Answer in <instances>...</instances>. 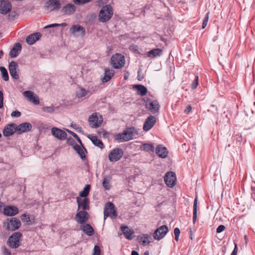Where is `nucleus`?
<instances>
[{
	"label": "nucleus",
	"instance_id": "obj_14",
	"mask_svg": "<svg viewBox=\"0 0 255 255\" xmlns=\"http://www.w3.org/2000/svg\"><path fill=\"white\" fill-rule=\"evenodd\" d=\"M12 5L7 0H0V14L5 15L10 12Z\"/></svg>",
	"mask_w": 255,
	"mask_h": 255
},
{
	"label": "nucleus",
	"instance_id": "obj_37",
	"mask_svg": "<svg viewBox=\"0 0 255 255\" xmlns=\"http://www.w3.org/2000/svg\"><path fill=\"white\" fill-rule=\"evenodd\" d=\"M162 51L161 49L157 48L151 50L147 53V56L151 58L159 56L162 54Z\"/></svg>",
	"mask_w": 255,
	"mask_h": 255
},
{
	"label": "nucleus",
	"instance_id": "obj_5",
	"mask_svg": "<svg viewBox=\"0 0 255 255\" xmlns=\"http://www.w3.org/2000/svg\"><path fill=\"white\" fill-rule=\"evenodd\" d=\"M111 64L115 69L121 68L125 64V57L121 54L116 53L111 57Z\"/></svg>",
	"mask_w": 255,
	"mask_h": 255
},
{
	"label": "nucleus",
	"instance_id": "obj_54",
	"mask_svg": "<svg viewBox=\"0 0 255 255\" xmlns=\"http://www.w3.org/2000/svg\"><path fill=\"white\" fill-rule=\"evenodd\" d=\"M11 116L13 118L20 117L21 116V113L18 111H13L11 113Z\"/></svg>",
	"mask_w": 255,
	"mask_h": 255
},
{
	"label": "nucleus",
	"instance_id": "obj_34",
	"mask_svg": "<svg viewBox=\"0 0 255 255\" xmlns=\"http://www.w3.org/2000/svg\"><path fill=\"white\" fill-rule=\"evenodd\" d=\"M74 149L76 151V152L80 155V157L82 159L85 160L86 158V149L81 144V145H75L74 146Z\"/></svg>",
	"mask_w": 255,
	"mask_h": 255
},
{
	"label": "nucleus",
	"instance_id": "obj_3",
	"mask_svg": "<svg viewBox=\"0 0 255 255\" xmlns=\"http://www.w3.org/2000/svg\"><path fill=\"white\" fill-rule=\"evenodd\" d=\"M20 221L15 218L6 219L3 223V227L7 231H13L17 230L21 226Z\"/></svg>",
	"mask_w": 255,
	"mask_h": 255
},
{
	"label": "nucleus",
	"instance_id": "obj_27",
	"mask_svg": "<svg viewBox=\"0 0 255 255\" xmlns=\"http://www.w3.org/2000/svg\"><path fill=\"white\" fill-rule=\"evenodd\" d=\"M20 219L23 223L28 225H32L35 222L34 216L26 213L22 214L20 216Z\"/></svg>",
	"mask_w": 255,
	"mask_h": 255
},
{
	"label": "nucleus",
	"instance_id": "obj_22",
	"mask_svg": "<svg viewBox=\"0 0 255 255\" xmlns=\"http://www.w3.org/2000/svg\"><path fill=\"white\" fill-rule=\"evenodd\" d=\"M156 118L153 116H149L146 120L143 126V129L147 131L149 130L155 125Z\"/></svg>",
	"mask_w": 255,
	"mask_h": 255
},
{
	"label": "nucleus",
	"instance_id": "obj_8",
	"mask_svg": "<svg viewBox=\"0 0 255 255\" xmlns=\"http://www.w3.org/2000/svg\"><path fill=\"white\" fill-rule=\"evenodd\" d=\"M124 155V151L120 148L112 149L109 153L108 159L111 162H116L120 160Z\"/></svg>",
	"mask_w": 255,
	"mask_h": 255
},
{
	"label": "nucleus",
	"instance_id": "obj_42",
	"mask_svg": "<svg viewBox=\"0 0 255 255\" xmlns=\"http://www.w3.org/2000/svg\"><path fill=\"white\" fill-rule=\"evenodd\" d=\"M0 71L2 75V78L5 81H7L9 80V77L7 70L5 67L1 66L0 67Z\"/></svg>",
	"mask_w": 255,
	"mask_h": 255
},
{
	"label": "nucleus",
	"instance_id": "obj_49",
	"mask_svg": "<svg viewBox=\"0 0 255 255\" xmlns=\"http://www.w3.org/2000/svg\"><path fill=\"white\" fill-rule=\"evenodd\" d=\"M101 254V250L99 246L96 245L94 247L93 250V255H100Z\"/></svg>",
	"mask_w": 255,
	"mask_h": 255
},
{
	"label": "nucleus",
	"instance_id": "obj_11",
	"mask_svg": "<svg viewBox=\"0 0 255 255\" xmlns=\"http://www.w3.org/2000/svg\"><path fill=\"white\" fill-rule=\"evenodd\" d=\"M168 229L165 225H163L157 228L153 233V238L159 241L164 237L165 235L168 232Z\"/></svg>",
	"mask_w": 255,
	"mask_h": 255
},
{
	"label": "nucleus",
	"instance_id": "obj_16",
	"mask_svg": "<svg viewBox=\"0 0 255 255\" xmlns=\"http://www.w3.org/2000/svg\"><path fill=\"white\" fill-rule=\"evenodd\" d=\"M164 181L168 187H173L175 183V174L171 171L167 172L164 176Z\"/></svg>",
	"mask_w": 255,
	"mask_h": 255
},
{
	"label": "nucleus",
	"instance_id": "obj_51",
	"mask_svg": "<svg viewBox=\"0 0 255 255\" xmlns=\"http://www.w3.org/2000/svg\"><path fill=\"white\" fill-rule=\"evenodd\" d=\"M98 133L100 135L103 136L105 138L107 137L109 135L108 132L105 129H101L99 131Z\"/></svg>",
	"mask_w": 255,
	"mask_h": 255
},
{
	"label": "nucleus",
	"instance_id": "obj_44",
	"mask_svg": "<svg viewBox=\"0 0 255 255\" xmlns=\"http://www.w3.org/2000/svg\"><path fill=\"white\" fill-rule=\"evenodd\" d=\"M141 149L142 150H145L146 151H153L154 150V148L153 145L151 144L145 143V144H143L141 146Z\"/></svg>",
	"mask_w": 255,
	"mask_h": 255
},
{
	"label": "nucleus",
	"instance_id": "obj_50",
	"mask_svg": "<svg viewBox=\"0 0 255 255\" xmlns=\"http://www.w3.org/2000/svg\"><path fill=\"white\" fill-rule=\"evenodd\" d=\"M176 1L179 5H182V7L183 8L184 10H185V9L187 8V4L185 1L183 0H176Z\"/></svg>",
	"mask_w": 255,
	"mask_h": 255
},
{
	"label": "nucleus",
	"instance_id": "obj_41",
	"mask_svg": "<svg viewBox=\"0 0 255 255\" xmlns=\"http://www.w3.org/2000/svg\"><path fill=\"white\" fill-rule=\"evenodd\" d=\"M192 77H194V80L191 84V89L194 90L197 88L199 83V77L198 75H195L194 74L191 75Z\"/></svg>",
	"mask_w": 255,
	"mask_h": 255
},
{
	"label": "nucleus",
	"instance_id": "obj_21",
	"mask_svg": "<svg viewBox=\"0 0 255 255\" xmlns=\"http://www.w3.org/2000/svg\"><path fill=\"white\" fill-rule=\"evenodd\" d=\"M76 200L79 209L85 210L89 209L90 200L88 198L77 197Z\"/></svg>",
	"mask_w": 255,
	"mask_h": 255
},
{
	"label": "nucleus",
	"instance_id": "obj_9",
	"mask_svg": "<svg viewBox=\"0 0 255 255\" xmlns=\"http://www.w3.org/2000/svg\"><path fill=\"white\" fill-rule=\"evenodd\" d=\"M17 132V125L10 123L6 125L3 129L2 134L4 137H9Z\"/></svg>",
	"mask_w": 255,
	"mask_h": 255
},
{
	"label": "nucleus",
	"instance_id": "obj_59",
	"mask_svg": "<svg viewBox=\"0 0 255 255\" xmlns=\"http://www.w3.org/2000/svg\"><path fill=\"white\" fill-rule=\"evenodd\" d=\"M2 254L3 255H11L10 252L6 248H2Z\"/></svg>",
	"mask_w": 255,
	"mask_h": 255
},
{
	"label": "nucleus",
	"instance_id": "obj_38",
	"mask_svg": "<svg viewBox=\"0 0 255 255\" xmlns=\"http://www.w3.org/2000/svg\"><path fill=\"white\" fill-rule=\"evenodd\" d=\"M112 177L110 176H107L104 177L102 182L103 186L106 190H110L111 188Z\"/></svg>",
	"mask_w": 255,
	"mask_h": 255
},
{
	"label": "nucleus",
	"instance_id": "obj_56",
	"mask_svg": "<svg viewBox=\"0 0 255 255\" xmlns=\"http://www.w3.org/2000/svg\"><path fill=\"white\" fill-rule=\"evenodd\" d=\"M251 190H252V193H251L252 198L255 201V185H252Z\"/></svg>",
	"mask_w": 255,
	"mask_h": 255
},
{
	"label": "nucleus",
	"instance_id": "obj_17",
	"mask_svg": "<svg viewBox=\"0 0 255 255\" xmlns=\"http://www.w3.org/2000/svg\"><path fill=\"white\" fill-rule=\"evenodd\" d=\"M145 102L146 108L151 113H155L158 111L159 105L157 101L147 99V101Z\"/></svg>",
	"mask_w": 255,
	"mask_h": 255
},
{
	"label": "nucleus",
	"instance_id": "obj_40",
	"mask_svg": "<svg viewBox=\"0 0 255 255\" xmlns=\"http://www.w3.org/2000/svg\"><path fill=\"white\" fill-rule=\"evenodd\" d=\"M197 202L198 199L196 197L194 201L193 211V223L195 224L197 219Z\"/></svg>",
	"mask_w": 255,
	"mask_h": 255
},
{
	"label": "nucleus",
	"instance_id": "obj_62",
	"mask_svg": "<svg viewBox=\"0 0 255 255\" xmlns=\"http://www.w3.org/2000/svg\"><path fill=\"white\" fill-rule=\"evenodd\" d=\"M68 131L74 137H75L78 140V141L80 142V143L81 144V141L80 138H79V137L76 133L73 132L72 131H70L68 130Z\"/></svg>",
	"mask_w": 255,
	"mask_h": 255
},
{
	"label": "nucleus",
	"instance_id": "obj_25",
	"mask_svg": "<svg viewBox=\"0 0 255 255\" xmlns=\"http://www.w3.org/2000/svg\"><path fill=\"white\" fill-rule=\"evenodd\" d=\"M32 128V125L29 123H23L17 125V133L20 134L30 131Z\"/></svg>",
	"mask_w": 255,
	"mask_h": 255
},
{
	"label": "nucleus",
	"instance_id": "obj_12",
	"mask_svg": "<svg viewBox=\"0 0 255 255\" xmlns=\"http://www.w3.org/2000/svg\"><path fill=\"white\" fill-rule=\"evenodd\" d=\"M117 216L114 204L110 202L106 204L104 208V219L107 217L116 218Z\"/></svg>",
	"mask_w": 255,
	"mask_h": 255
},
{
	"label": "nucleus",
	"instance_id": "obj_19",
	"mask_svg": "<svg viewBox=\"0 0 255 255\" xmlns=\"http://www.w3.org/2000/svg\"><path fill=\"white\" fill-rule=\"evenodd\" d=\"M18 212V209L14 206H5L3 208V214L7 216H14Z\"/></svg>",
	"mask_w": 255,
	"mask_h": 255
},
{
	"label": "nucleus",
	"instance_id": "obj_29",
	"mask_svg": "<svg viewBox=\"0 0 255 255\" xmlns=\"http://www.w3.org/2000/svg\"><path fill=\"white\" fill-rule=\"evenodd\" d=\"M122 230L126 238L128 240H131L134 233V231L127 226L122 227Z\"/></svg>",
	"mask_w": 255,
	"mask_h": 255
},
{
	"label": "nucleus",
	"instance_id": "obj_1",
	"mask_svg": "<svg viewBox=\"0 0 255 255\" xmlns=\"http://www.w3.org/2000/svg\"><path fill=\"white\" fill-rule=\"evenodd\" d=\"M138 133V130L132 127L125 130L122 133H118L115 136V139L118 142L127 141L133 139Z\"/></svg>",
	"mask_w": 255,
	"mask_h": 255
},
{
	"label": "nucleus",
	"instance_id": "obj_46",
	"mask_svg": "<svg viewBox=\"0 0 255 255\" xmlns=\"http://www.w3.org/2000/svg\"><path fill=\"white\" fill-rule=\"evenodd\" d=\"M209 13H210V12L208 11V12L206 13L205 17H204V20H203V23H202V29H204L205 28L207 25V23H208V20H209Z\"/></svg>",
	"mask_w": 255,
	"mask_h": 255
},
{
	"label": "nucleus",
	"instance_id": "obj_52",
	"mask_svg": "<svg viewBox=\"0 0 255 255\" xmlns=\"http://www.w3.org/2000/svg\"><path fill=\"white\" fill-rule=\"evenodd\" d=\"M92 0H74V2L77 4H84L89 2Z\"/></svg>",
	"mask_w": 255,
	"mask_h": 255
},
{
	"label": "nucleus",
	"instance_id": "obj_23",
	"mask_svg": "<svg viewBox=\"0 0 255 255\" xmlns=\"http://www.w3.org/2000/svg\"><path fill=\"white\" fill-rule=\"evenodd\" d=\"M51 133L55 137L61 140L65 139L67 137V134L64 131L57 128L51 129Z\"/></svg>",
	"mask_w": 255,
	"mask_h": 255
},
{
	"label": "nucleus",
	"instance_id": "obj_15",
	"mask_svg": "<svg viewBox=\"0 0 255 255\" xmlns=\"http://www.w3.org/2000/svg\"><path fill=\"white\" fill-rule=\"evenodd\" d=\"M18 66L16 62L11 61L9 63L8 70L11 77L14 79H17L19 78V74L17 72Z\"/></svg>",
	"mask_w": 255,
	"mask_h": 255
},
{
	"label": "nucleus",
	"instance_id": "obj_26",
	"mask_svg": "<svg viewBox=\"0 0 255 255\" xmlns=\"http://www.w3.org/2000/svg\"><path fill=\"white\" fill-rule=\"evenodd\" d=\"M156 154L160 158H166L168 154L167 148L162 145H158L155 149Z\"/></svg>",
	"mask_w": 255,
	"mask_h": 255
},
{
	"label": "nucleus",
	"instance_id": "obj_6",
	"mask_svg": "<svg viewBox=\"0 0 255 255\" xmlns=\"http://www.w3.org/2000/svg\"><path fill=\"white\" fill-rule=\"evenodd\" d=\"M71 35L75 38H82L85 35V29L84 27L79 24L73 25L69 29Z\"/></svg>",
	"mask_w": 255,
	"mask_h": 255
},
{
	"label": "nucleus",
	"instance_id": "obj_45",
	"mask_svg": "<svg viewBox=\"0 0 255 255\" xmlns=\"http://www.w3.org/2000/svg\"><path fill=\"white\" fill-rule=\"evenodd\" d=\"M55 108L52 106H45L42 108V111L44 113L51 114L54 112Z\"/></svg>",
	"mask_w": 255,
	"mask_h": 255
},
{
	"label": "nucleus",
	"instance_id": "obj_31",
	"mask_svg": "<svg viewBox=\"0 0 255 255\" xmlns=\"http://www.w3.org/2000/svg\"><path fill=\"white\" fill-rule=\"evenodd\" d=\"M114 75V72L112 70L106 69L104 77L102 78L103 83H106L109 81Z\"/></svg>",
	"mask_w": 255,
	"mask_h": 255
},
{
	"label": "nucleus",
	"instance_id": "obj_20",
	"mask_svg": "<svg viewBox=\"0 0 255 255\" xmlns=\"http://www.w3.org/2000/svg\"><path fill=\"white\" fill-rule=\"evenodd\" d=\"M61 3L58 0H49L46 2L45 7L48 10L53 11L60 8Z\"/></svg>",
	"mask_w": 255,
	"mask_h": 255
},
{
	"label": "nucleus",
	"instance_id": "obj_4",
	"mask_svg": "<svg viewBox=\"0 0 255 255\" xmlns=\"http://www.w3.org/2000/svg\"><path fill=\"white\" fill-rule=\"evenodd\" d=\"M22 234L20 232L13 233L8 239L7 244L12 249L18 248L20 245Z\"/></svg>",
	"mask_w": 255,
	"mask_h": 255
},
{
	"label": "nucleus",
	"instance_id": "obj_7",
	"mask_svg": "<svg viewBox=\"0 0 255 255\" xmlns=\"http://www.w3.org/2000/svg\"><path fill=\"white\" fill-rule=\"evenodd\" d=\"M88 121L91 127L96 128L101 126L103 121V118L100 114L95 113L90 116Z\"/></svg>",
	"mask_w": 255,
	"mask_h": 255
},
{
	"label": "nucleus",
	"instance_id": "obj_18",
	"mask_svg": "<svg viewBox=\"0 0 255 255\" xmlns=\"http://www.w3.org/2000/svg\"><path fill=\"white\" fill-rule=\"evenodd\" d=\"M137 240L139 243L143 246H147L152 242L151 236L147 234L139 235L137 238Z\"/></svg>",
	"mask_w": 255,
	"mask_h": 255
},
{
	"label": "nucleus",
	"instance_id": "obj_30",
	"mask_svg": "<svg viewBox=\"0 0 255 255\" xmlns=\"http://www.w3.org/2000/svg\"><path fill=\"white\" fill-rule=\"evenodd\" d=\"M41 37L40 33H35L29 35L26 39V42L30 45L34 44Z\"/></svg>",
	"mask_w": 255,
	"mask_h": 255
},
{
	"label": "nucleus",
	"instance_id": "obj_36",
	"mask_svg": "<svg viewBox=\"0 0 255 255\" xmlns=\"http://www.w3.org/2000/svg\"><path fill=\"white\" fill-rule=\"evenodd\" d=\"M21 49V45L19 43H16L9 52V56L12 58L16 57L19 53Z\"/></svg>",
	"mask_w": 255,
	"mask_h": 255
},
{
	"label": "nucleus",
	"instance_id": "obj_64",
	"mask_svg": "<svg viewBox=\"0 0 255 255\" xmlns=\"http://www.w3.org/2000/svg\"><path fill=\"white\" fill-rule=\"evenodd\" d=\"M4 204L0 202V211L3 210V208L5 207Z\"/></svg>",
	"mask_w": 255,
	"mask_h": 255
},
{
	"label": "nucleus",
	"instance_id": "obj_33",
	"mask_svg": "<svg viewBox=\"0 0 255 255\" xmlns=\"http://www.w3.org/2000/svg\"><path fill=\"white\" fill-rule=\"evenodd\" d=\"M132 88L136 91L137 94L141 96L145 95L147 92V90L145 87L141 85H134Z\"/></svg>",
	"mask_w": 255,
	"mask_h": 255
},
{
	"label": "nucleus",
	"instance_id": "obj_32",
	"mask_svg": "<svg viewBox=\"0 0 255 255\" xmlns=\"http://www.w3.org/2000/svg\"><path fill=\"white\" fill-rule=\"evenodd\" d=\"M81 230L89 236H91L94 234V229L88 224H83L80 227Z\"/></svg>",
	"mask_w": 255,
	"mask_h": 255
},
{
	"label": "nucleus",
	"instance_id": "obj_53",
	"mask_svg": "<svg viewBox=\"0 0 255 255\" xmlns=\"http://www.w3.org/2000/svg\"><path fill=\"white\" fill-rule=\"evenodd\" d=\"M226 229V227L224 225H219L216 229L217 233H220L223 232Z\"/></svg>",
	"mask_w": 255,
	"mask_h": 255
},
{
	"label": "nucleus",
	"instance_id": "obj_55",
	"mask_svg": "<svg viewBox=\"0 0 255 255\" xmlns=\"http://www.w3.org/2000/svg\"><path fill=\"white\" fill-rule=\"evenodd\" d=\"M3 106V94L1 91H0V109Z\"/></svg>",
	"mask_w": 255,
	"mask_h": 255
},
{
	"label": "nucleus",
	"instance_id": "obj_47",
	"mask_svg": "<svg viewBox=\"0 0 255 255\" xmlns=\"http://www.w3.org/2000/svg\"><path fill=\"white\" fill-rule=\"evenodd\" d=\"M67 25V24L66 23H62L61 24H57V23H54L48 25L44 27V28H51L54 27H57V26H61V27H65Z\"/></svg>",
	"mask_w": 255,
	"mask_h": 255
},
{
	"label": "nucleus",
	"instance_id": "obj_43",
	"mask_svg": "<svg viewBox=\"0 0 255 255\" xmlns=\"http://www.w3.org/2000/svg\"><path fill=\"white\" fill-rule=\"evenodd\" d=\"M234 140H236V143L237 145H240L243 142L244 138L241 134L238 133L234 135Z\"/></svg>",
	"mask_w": 255,
	"mask_h": 255
},
{
	"label": "nucleus",
	"instance_id": "obj_24",
	"mask_svg": "<svg viewBox=\"0 0 255 255\" xmlns=\"http://www.w3.org/2000/svg\"><path fill=\"white\" fill-rule=\"evenodd\" d=\"M89 218V215L85 211H81L77 213L75 217L76 221L79 224L85 223Z\"/></svg>",
	"mask_w": 255,
	"mask_h": 255
},
{
	"label": "nucleus",
	"instance_id": "obj_35",
	"mask_svg": "<svg viewBox=\"0 0 255 255\" xmlns=\"http://www.w3.org/2000/svg\"><path fill=\"white\" fill-rule=\"evenodd\" d=\"M76 10V7L73 4H68L63 7L62 12L65 14L70 15L73 14Z\"/></svg>",
	"mask_w": 255,
	"mask_h": 255
},
{
	"label": "nucleus",
	"instance_id": "obj_48",
	"mask_svg": "<svg viewBox=\"0 0 255 255\" xmlns=\"http://www.w3.org/2000/svg\"><path fill=\"white\" fill-rule=\"evenodd\" d=\"M129 49L131 51L135 53H139L138 51V47L136 45L132 44L130 45L129 47Z\"/></svg>",
	"mask_w": 255,
	"mask_h": 255
},
{
	"label": "nucleus",
	"instance_id": "obj_58",
	"mask_svg": "<svg viewBox=\"0 0 255 255\" xmlns=\"http://www.w3.org/2000/svg\"><path fill=\"white\" fill-rule=\"evenodd\" d=\"M18 16V14L15 13V12H12L9 15V19L10 20H13L15 17H16Z\"/></svg>",
	"mask_w": 255,
	"mask_h": 255
},
{
	"label": "nucleus",
	"instance_id": "obj_10",
	"mask_svg": "<svg viewBox=\"0 0 255 255\" xmlns=\"http://www.w3.org/2000/svg\"><path fill=\"white\" fill-rule=\"evenodd\" d=\"M23 95L25 98L29 102L37 105L40 103V100L38 96L33 91H26L23 93Z\"/></svg>",
	"mask_w": 255,
	"mask_h": 255
},
{
	"label": "nucleus",
	"instance_id": "obj_13",
	"mask_svg": "<svg viewBox=\"0 0 255 255\" xmlns=\"http://www.w3.org/2000/svg\"><path fill=\"white\" fill-rule=\"evenodd\" d=\"M90 94L89 90L83 87H78L75 92V98L79 102L83 101L84 98Z\"/></svg>",
	"mask_w": 255,
	"mask_h": 255
},
{
	"label": "nucleus",
	"instance_id": "obj_61",
	"mask_svg": "<svg viewBox=\"0 0 255 255\" xmlns=\"http://www.w3.org/2000/svg\"><path fill=\"white\" fill-rule=\"evenodd\" d=\"M180 234V229L178 228L176 229V241L177 242L178 241L179 237Z\"/></svg>",
	"mask_w": 255,
	"mask_h": 255
},
{
	"label": "nucleus",
	"instance_id": "obj_57",
	"mask_svg": "<svg viewBox=\"0 0 255 255\" xmlns=\"http://www.w3.org/2000/svg\"><path fill=\"white\" fill-rule=\"evenodd\" d=\"M192 106L190 105H188L184 109V112L186 114H189L192 111Z\"/></svg>",
	"mask_w": 255,
	"mask_h": 255
},
{
	"label": "nucleus",
	"instance_id": "obj_2",
	"mask_svg": "<svg viewBox=\"0 0 255 255\" xmlns=\"http://www.w3.org/2000/svg\"><path fill=\"white\" fill-rule=\"evenodd\" d=\"M114 14V10L112 6L107 4L103 6L99 11L98 14L99 20L101 22H106L112 18Z\"/></svg>",
	"mask_w": 255,
	"mask_h": 255
},
{
	"label": "nucleus",
	"instance_id": "obj_60",
	"mask_svg": "<svg viewBox=\"0 0 255 255\" xmlns=\"http://www.w3.org/2000/svg\"><path fill=\"white\" fill-rule=\"evenodd\" d=\"M109 0H99L97 1V4L98 5L101 6L107 2H108Z\"/></svg>",
	"mask_w": 255,
	"mask_h": 255
},
{
	"label": "nucleus",
	"instance_id": "obj_39",
	"mask_svg": "<svg viewBox=\"0 0 255 255\" xmlns=\"http://www.w3.org/2000/svg\"><path fill=\"white\" fill-rule=\"evenodd\" d=\"M90 185L87 184L85 186L83 190L80 191L79 193V196L77 197L87 198L90 191Z\"/></svg>",
	"mask_w": 255,
	"mask_h": 255
},
{
	"label": "nucleus",
	"instance_id": "obj_63",
	"mask_svg": "<svg viewBox=\"0 0 255 255\" xmlns=\"http://www.w3.org/2000/svg\"><path fill=\"white\" fill-rule=\"evenodd\" d=\"M234 245H235V247L232 252H234L235 253H238V245L237 243H234Z\"/></svg>",
	"mask_w": 255,
	"mask_h": 255
},
{
	"label": "nucleus",
	"instance_id": "obj_28",
	"mask_svg": "<svg viewBox=\"0 0 255 255\" xmlns=\"http://www.w3.org/2000/svg\"><path fill=\"white\" fill-rule=\"evenodd\" d=\"M88 137L90 139L93 143L100 148L101 149L103 148L104 144L100 139H99L97 136L93 134H89Z\"/></svg>",
	"mask_w": 255,
	"mask_h": 255
}]
</instances>
